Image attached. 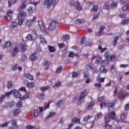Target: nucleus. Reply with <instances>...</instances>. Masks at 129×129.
I'll return each instance as SVG.
<instances>
[{
	"mask_svg": "<svg viewBox=\"0 0 129 129\" xmlns=\"http://www.w3.org/2000/svg\"><path fill=\"white\" fill-rule=\"evenodd\" d=\"M64 46H65V44H64L63 43L58 44V47L59 48H60V49L62 48H64Z\"/></svg>",
	"mask_w": 129,
	"mask_h": 129,
	"instance_id": "obj_64",
	"label": "nucleus"
},
{
	"mask_svg": "<svg viewBox=\"0 0 129 129\" xmlns=\"http://www.w3.org/2000/svg\"><path fill=\"white\" fill-rule=\"evenodd\" d=\"M39 89L42 91V92H44V91H46V90H49V89H50V86H47L44 87H41Z\"/></svg>",
	"mask_w": 129,
	"mask_h": 129,
	"instance_id": "obj_27",
	"label": "nucleus"
},
{
	"mask_svg": "<svg viewBox=\"0 0 129 129\" xmlns=\"http://www.w3.org/2000/svg\"><path fill=\"white\" fill-rule=\"evenodd\" d=\"M98 50H100L102 53H103V52H105V51L107 50V48L106 47L102 48V46H101V45H99L98 46Z\"/></svg>",
	"mask_w": 129,
	"mask_h": 129,
	"instance_id": "obj_32",
	"label": "nucleus"
},
{
	"mask_svg": "<svg viewBox=\"0 0 129 129\" xmlns=\"http://www.w3.org/2000/svg\"><path fill=\"white\" fill-rule=\"evenodd\" d=\"M21 112V110L20 109H15L13 111V115L14 116H17Z\"/></svg>",
	"mask_w": 129,
	"mask_h": 129,
	"instance_id": "obj_28",
	"label": "nucleus"
},
{
	"mask_svg": "<svg viewBox=\"0 0 129 129\" xmlns=\"http://www.w3.org/2000/svg\"><path fill=\"white\" fill-rule=\"evenodd\" d=\"M99 16H100V13H99L94 14V15L92 18V20L95 21V20H96V19H97V18H98V17H99Z\"/></svg>",
	"mask_w": 129,
	"mask_h": 129,
	"instance_id": "obj_41",
	"label": "nucleus"
},
{
	"mask_svg": "<svg viewBox=\"0 0 129 129\" xmlns=\"http://www.w3.org/2000/svg\"><path fill=\"white\" fill-rule=\"evenodd\" d=\"M95 87H97L98 88H99V87H101L102 85H101V83H97L94 84Z\"/></svg>",
	"mask_w": 129,
	"mask_h": 129,
	"instance_id": "obj_58",
	"label": "nucleus"
},
{
	"mask_svg": "<svg viewBox=\"0 0 129 129\" xmlns=\"http://www.w3.org/2000/svg\"><path fill=\"white\" fill-rule=\"evenodd\" d=\"M72 122H74L75 123H80V119L77 118H74L72 119Z\"/></svg>",
	"mask_w": 129,
	"mask_h": 129,
	"instance_id": "obj_37",
	"label": "nucleus"
},
{
	"mask_svg": "<svg viewBox=\"0 0 129 129\" xmlns=\"http://www.w3.org/2000/svg\"><path fill=\"white\" fill-rule=\"evenodd\" d=\"M24 76L25 77H26V78L30 79V80H34V77H33V76L31 75L30 74H25Z\"/></svg>",
	"mask_w": 129,
	"mask_h": 129,
	"instance_id": "obj_29",
	"label": "nucleus"
},
{
	"mask_svg": "<svg viewBox=\"0 0 129 129\" xmlns=\"http://www.w3.org/2000/svg\"><path fill=\"white\" fill-rule=\"evenodd\" d=\"M51 63V61L49 60H45L44 66V70H48L49 69V67H50V64Z\"/></svg>",
	"mask_w": 129,
	"mask_h": 129,
	"instance_id": "obj_17",
	"label": "nucleus"
},
{
	"mask_svg": "<svg viewBox=\"0 0 129 129\" xmlns=\"http://www.w3.org/2000/svg\"><path fill=\"white\" fill-rule=\"evenodd\" d=\"M120 3L123 6H124V5H128V1L127 0H121Z\"/></svg>",
	"mask_w": 129,
	"mask_h": 129,
	"instance_id": "obj_46",
	"label": "nucleus"
},
{
	"mask_svg": "<svg viewBox=\"0 0 129 129\" xmlns=\"http://www.w3.org/2000/svg\"><path fill=\"white\" fill-rule=\"evenodd\" d=\"M56 115V113L54 112H50V115H49L47 117L48 118H50V117H52V116H54V115Z\"/></svg>",
	"mask_w": 129,
	"mask_h": 129,
	"instance_id": "obj_59",
	"label": "nucleus"
},
{
	"mask_svg": "<svg viewBox=\"0 0 129 129\" xmlns=\"http://www.w3.org/2000/svg\"><path fill=\"white\" fill-rule=\"evenodd\" d=\"M27 0H24L21 2V5L19 6L18 8V11L19 12L18 14V19L20 18H24V17H27V12L23 11L24 9L27 8Z\"/></svg>",
	"mask_w": 129,
	"mask_h": 129,
	"instance_id": "obj_1",
	"label": "nucleus"
},
{
	"mask_svg": "<svg viewBox=\"0 0 129 129\" xmlns=\"http://www.w3.org/2000/svg\"><path fill=\"white\" fill-rule=\"evenodd\" d=\"M117 94V87H115V89L113 92V96L114 97H115L116 96V95Z\"/></svg>",
	"mask_w": 129,
	"mask_h": 129,
	"instance_id": "obj_50",
	"label": "nucleus"
},
{
	"mask_svg": "<svg viewBox=\"0 0 129 129\" xmlns=\"http://www.w3.org/2000/svg\"><path fill=\"white\" fill-rule=\"evenodd\" d=\"M83 75H84V77L85 79H86V78H89V77L90 76L89 72L88 71H86L84 72Z\"/></svg>",
	"mask_w": 129,
	"mask_h": 129,
	"instance_id": "obj_33",
	"label": "nucleus"
},
{
	"mask_svg": "<svg viewBox=\"0 0 129 129\" xmlns=\"http://www.w3.org/2000/svg\"><path fill=\"white\" fill-rule=\"evenodd\" d=\"M117 5H118V3L117 2H112L110 5L111 9H116V7H117Z\"/></svg>",
	"mask_w": 129,
	"mask_h": 129,
	"instance_id": "obj_25",
	"label": "nucleus"
},
{
	"mask_svg": "<svg viewBox=\"0 0 129 129\" xmlns=\"http://www.w3.org/2000/svg\"><path fill=\"white\" fill-rule=\"evenodd\" d=\"M99 72L101 73H107V69L105 68V67L102 66L99 69Z\"/></svg>",
	"mask_w": 129,
	"mask_h": 129,
	"instance_id": "obj_18",
	"label": "nucleus"
},
{
	"mask_svg": "<svg viewBox=\"0 0 129 129\" xmlns=\"http://www.w3.org/2000/svg\"><path fill=\"white\" fill-rule=\"evenodd\" d=\"M17 107H22L23 106V103L21 101H19L17 103Z\"/></svg>",
	"mask_w": 129,
	"mask_h": 129,
	"instance_id": "obj_63",
	"label": "nucleus"
},
{
	"mask_svg": "<svg viewBox=\"0 0 129 129\" xmlns=\"http://www.w3.org/2000/svg\"><path fill=\"white\" fill-rule=\"evenodd\" d=\"M69 5L71 8L73 7H76V9L78 11H81L82 10V7H81V4L79 2H73V1H71L69 2Z\"/></svg>",
	"mask_w": 129,
	"mask_h": 129,
	"instance_id": "obj_6",
	"label": "nucleus"
},
{
	"mask_svg": "<svg viewBox=\"0 0 129 129\" xmlns=\"http://www.w3.org/2000/svg\"><path fill=\"white\" fill-rule=\"evenodd\" d=\"M14 91L11 90L10 92H6L4 95H2L0 97V104H2L3 101H4V100L6 98V97H7V98H9L10 96H11V95L13 93Z\"/></svg>",
	"mask_w": 129,
	"mask_h": 129,
	"instance_id": "obj_9",
	"label": "nucleus"
},
{
	"mask_svg": "<svg viewBox=\"0 0 129 129\" xmlns=\"http://www.w3.org/2000/svg\"><path fill=\"white\" fill-rule=\"evenodd\" d=\"M44 5L47 9H50L52 6H55V3H54V0H45Z\"/></svg>",
	"mask_w": 129,
	"mask_h": 129,
	"instance_id": "obj_12",
	"label": "nucleus"
},
{
	"mask_svg": "<svg viewBox=\"0 0 129 129\" xmlns=\"http://www.w3.org/2000/svg\"><path fill=\"white\" fill-rule=\"evenodd\" d=\"M98 80V82H100V83H103V82H104L105 80V78H100L99 79H98V80Z\"/></svg>",
	"mask_w": 129,
	"mask_h": 129,
	"instance_id": "obj_54",
	"label": "nucleus"
},
{
	"mask_svg": "<svg viewBox=\"0 0 129 129\" xmlns=\"http://www.w3.org/2000/svg\"><path fill=\"white\" fill-rule=\"evenodd\" d=\"M37 36H38V34H37V31L33 30L32 33L28 34L26 36V39L27 41H34L36 40Z\"/></svg>",
	"mask_w": 129,
	"mask_h": 129,
	"instance_id": "obj_5",
	"label": "nucleus"
},
{
	"mask_svg": "<svg viewBox=\"0 0 129 129\" xmlns=\"http://www.w3.org/2000/svg\"><path fill=\"white\" fill-rule=\"evenodd\" d=\"M72 75H73V78H76L77 77H78V73H77V72H73Z\"/></svg>",
	"mask_w": 129,
	"mask_h": 129,
	"instance_id": "obj_57",
	"label": "nucleus"
},
{
	"mask_svg": "<svg viewBox=\"0 0 129 129\" xmlns=\"http://www.w3.org/2000/svg\"><path fill=\"white\" fill-rule=\"evenodd\" d=\"M92 71H93V73H98V70L96 68H92Z\"/></svg>",
	"mask_w": 129,
	"mask_h": 129,
	"instance_id": "obj_62",
	"label": "nucleus"
},
{
	"mask_svg": "<svg viewBox=\"0 0 129 129\" xmlns=\"http://www.w3.org/2000/svg\"><path fill=\"white\" fill-rule=\"evenodd\" d=\"M18 66H19V64L18 63H15L12 67V70H13L14 71H15V70H17V69H18Z\"/></svg>",
	"mask_w": 129,
	"mask_h": 129,
	"instance_id": "obj_55",
	"label": "nucleus"
},
{
	"mask_svg": "<svg viewBox=\"0 0 129 129\" xmlns=\"http://www.w3.org/2000/svg\"><path fill=\"white\" fill-rule=\"evenodd\" d=\"M11 46H13V43H12L10 41H6L5 42L4 48H8V47H11Z\"/></svg>",
	"mask_w": 129,
	"mask_h": 129,
	"instance_id": "obj_31",
	"label": "nucleus"
},
{
	"mask_svg": "<svg viewBox=\"0 0 129 129\" xmlns=\"http://www.w3.org/2000/svg\"><path fill=\"white\" fill-rule=\"evenodd\" d=\"M119 39V37L118 36H116L114 38L112 42V45L113 46H116V45L117 44V41Z\"/></svg>",
	"mask_w": 129,
	"mask_h": 129,
	"instance_id": "obj_23",
	"label": "nucleus"
},
{
	"mask_svg": "<svg viewBox=\"0 0 129 129\" xmlns=\"http://www.w3.org/2000/svg\"><path fill=\"white\" fill-rule=\"evenodd\" d=\"M91 117H92V116L91 115L85 116L84 117L83 121H88V119H90Z\"/></svg>",
	"mask_w": 129,
	"mask_h": 129,
	"instance_id": "obj_36",
	"label": "nucleus"
},
{
	"mask_svg": "<svg viewBox=\"0 0 129 129\" xmlns=\"http://www.w3.org/2000/svg\"><path fill=\"white\" fill-rule=\"evenodd\" d=\"M7 88L11 89L12 87H13V83H12V81H9L7 84Z\"/></svg>",
	"mask_w": 129,
	"mask_h": 129,
	"instance_id": "obj_38",
	"label": "nucleus"
},
{
	"mask_svg": "<svg viewBox=\"0 0 129 129\" xmlns=\"http://www.w3.org/2000/svg\"><path fill=\"white\" fill-rule=\"evenodd\" d=\"M13 94L15 97H16V98H20L21 100H25L29 98V93H26L24 96L21 97V93L19 92L18 91H13Z\"/></svg>",
	"mask_w": 129,
	"mask_h": 129,
	"instance_id": "obj_3",
	"label": "nucleus"
},
{
	"mask_svg": "<svg viewBox=\"0 0 129 129\" xmlns=\"http://www.w3.org/2000/svg\"><path fill=\"white\" fill-rule=\"evenodd\" d=\"M119 18H121V19H125L126 18V14L121 13L118 16Z\"/></svg>",
	"mask_w": 129,
	"mask_h": 129,
	"instance_id": "obj_51",
	"label": "nucleus"
},
{
	"mask_svg": "<svg viewBox=\"0 0 129 129\" xmlns=\"http://www.w3.org/2000/svg\"><path fill=\"white\" fill-rule=\"evenodd\" d=\"M112 128V125L109 124H105L104 126V129H111Z\"/></svg>",
	"mask_w": 129,
	"mask_h": 129,
	"instance_id": "obj_49",
	"label": "nucleus"
},
{
	"mask_svg": "<svg viewBox=\"0 0 129 129\" xmlns=\"http://www.w3.org/2000/svg\"><path fill=\"white\" fill-rule=\"evenodd\" d=\"M11 123L13 125L12 127H10L11 129H18V126L17 125V120L15 119L11 120Z\"/></svg>",
	"mask_w": 129,
	"mask_h": 129,
	"instance_id": "obj_16",
	"label": "nucleus"
},
{
	"mask_svg": "<svg viewBox=\"0 0 129 129\" xmlns=\"http://www.w3.org/2000/svg\"><path fill=\"white\" fill-rule=\"evenodd\" d=\"M11 28H16V27H18V23H17L15 21H13L11 23Z\"/></svg>",
	"mask_w": 129,
	"mask_h": 129,
	"instance_id": "obj_39",
	"label": "nucleus"
},
{
	"mask_svg": "<svg viewBox=\"0 0 129 129\" xmlns=\"http://www.w3.org/2000/svg\"><path fill=\"white\" fill-rule=\"evenodd\" d=\"M48 50L50 53H53L56 50V49L55 48V47H54V46L49 45L48 46Z\"/></svg>",
	"mask_w": 129,
	"mask_h": 129,
	"instance_id": "obj_34",
	"label": "nucleus"
},
{
	"mask_svg": "<svg viewBox=\"0 0 129 129\" xmlns=\"http://www.w3.org/2000/svg\"><path fill=\"white\" fill-rule=\"evenodd\" d=\"M129 22V19H125L124 20H122L121 22V25H123V26H124V25H127Z\"/></svg>",
	"mask_w": 129,
	"mask_h": 129,
	"instance_id": "obj_35",
	"label": "nucleus"
},
{
	"mask_svg": "<svg viewBox=\"0 0 129 129\" xmlns=\"http://www.w3.org/2000/svg\"><path fill=\"white\" fill-rule=\"evenodd\" d=\"M18 48L17 47H15L14 49H13V52L12 53V55L13 56V57H15V56H16V55H17V53H18Z\"/></svg>",
	"mask_w": 129,
	"mask_h": 129,
	"instance_id": "obj_40",
	"label": "nucleus"
},
{
	"mask_svg": "<svg viewBox=\"0 0 129 129\" xmlns=\"http://www.w3.org/2000/svg\"><path fill=\"white\" fill-rule=\"evenodd\" d=\"M87 94V90L86 89L82 91L79 97V105H80L83 101H84V97H86Z\"/></svg>",
	"mask_w": 129,
	"mask_h": 129,
	"instance_id": "obj_10",
	"label": "nucleus"
},
{
	"mask_svg": "<svg viewBox=\"0 0 129 129\" xmlns=\"http://www.w3.org/2000/svg\"><path fill=\"white\" fill-rule=\"evenodd\" d=\"M85 69L87 70H90L92 69V66L89 64H86L85 67Z\"/></svg>",
	"mask_w": 129,
	"mask_h": 129,
	"instance_id": "obj_53",
	"label": "nucleus"
},
{
	"mask_svg": "<svg viewBox=\"0 0 129 129\" xmlns=\"http://www.w3.org/2000/svg\"><path fill=\"white\" fill-rule=\"evenodd\" d=\"M36 11H37V10L36 9V8L35 7H30L28 9V13H30V14H33L34 13H36Z\"/></svg>",
	"mask_w": 129,
	"mask_h": 129,
	"instance_id": "obj_19",
	"label": "nucleus"
},
{
	"mask_svg": "<svg viewBox=\"0 0 129 129\" xmlns=\"http://www.w3.org/2000/svg\"><path fill=\"white\" fill-rule=\"evenodd\" d=\"M98 11V7L96 5H94L93 7L91 9L92 12H97Z\"/></svg>",
	"mask_w": 129,
	"mask_h": 129,
	"instance_id": "obj_42",
	"label": "nucleus"
},
{
	"mask_svg": "<svg viewBox=\"0 0 129 129\" xmlns=\"http://www.w3.org/2000/svg\"><path fill=\"white\" fill-rule=\"evenodd\" d=\"M104 56L108 61H114L115 60L116 56L113 54L109 55V52L108 51H106L104 54Z\"/></svg>",
	"mask_w": 129,
	"mask_h": 129,
	"instance_id": "obj_8",
	"label": "nucleus"
},
{
	"mask_svg": "<svg viewBox=\"0 0 129 129\" xmlns=\"http://www.w3.org/2000/svg\"><path fill=\"white\" fill-rule=\"evenodd\" d=\"M69 39H70L69 35H66L63 36L62 41H67V40H69Z\"/></svg>",
	"mask_w": 129,
	"mask_h": 129,
	"instance_id": "obj_45",
	"label": "nucleus"
},
{
	"mask_svg": "<svg viewBox=\"0 0 129 129\" xmlns=\"http://www.w3.org/2000/svg\"><path fill=\"white\" fill-rule=\"evenodd\" d=\"M108 116H105V123H108V122L110 121V119H113V120H114V119H115V112H109L108 113Z\"/></svg>",
	"mask_w": 129,
	"mask_h": 129,
	"instance_id": "obj_4",
	"label": "nucleus"
},
{
	"mask_svg": "<svg viewBox=\"0 0 129 129\" xmlns=\"http://www.w3.org/2000/svg\"><path fill=\"white\" fill-rule=\"evenodd\" d=\"M103 8L105 10H107L108 9H109V3L108 2H106L104 4Z\"/></svg>",
	"mask_w": 129,
	"mask_h": 129,
	"instance_id": "obj_43",
	"label": "nucleus"
},
{
	"mask_svg": "<svg viewBox=\"0 0 129 129\" xmlns=\"http://www.w3.org/2000/svg\"><path fill=\"white\" fill-rule=\"evenodd\" d=\"M95 63H96V64H97V65H99L100 64H102V58H101V57H97L96 59Z\"/></svg>",
	"mask_w": 129,
	"mask_h": 129,
	"instance_id": "obj_24",
	"label": "nucleus"
},
{
	"mask_svg": "<svg viewBox=\"0 0 129 129\" xmlns=\"http://www.w3.org/2000/svg\"><path fill=\"white\" fill-rule=\"evenodd\" d=\"M24 82H25V83H27V87L28 88H30V89L33 88V87H34L36 85V84H35V83L33 82L29 83V82H28L27 81H24Z\"/></svg>",
	"mask_w": 129,
	"mask_h": 129,
	"instance_id": "obj_15",
	"label": "nucleus"
},
{
	"mask_svg": "<svg viewBox=\"0 0 129 129\" xmlns=\"http://www.w3.org/2000/svg\"><path fill=\"white\" fill-rule=\"evenodd\" d=\"M61 70H63V68L61 66H59L57 68L55 73H60Z\"/></svg>",
	"mask_w": 129,
	"mask_h": 129,
	"instance_id": "obj_47",
	"label": "nucleus"
},
{
	"mask_svg": "<svg viewBox=\"0 0 129 129\" xmlns=\"http://www.w3.org/2000/svg\"><path fill=\"white\" fill-rule=\"evenodd\" d=\"M115 103H116V99L114 100V102H112L109 103V102L107 101L101 103L100 104V108H103V107H107L108 108H113L114 107V104Z\"/></svg>",
	"mask_w": 129,
	"mask_h": 129,
	"instance_id": "obj_2",
	"label": "nucleus"
},
{
	"mask_svg": "<svg viewBox=\"0 0 129 129\" xmlns=\"http://www.w3.org/2000/svg\"><path fill=\"white\" fill-rule=\"evenodd\" d=\"M38 38L39 39V41L41 43H42V44L44 43H47V41H46V40H45V38H44V36H43L42 35H40L38 36Z\"/></svg>",
	"mask_w": 129,
	"mask_h": 129,
	"instance_id": "obj_21",
	"label": "nucleus"
},
{
	"mask_svg": "<svg viewBox=\"0 0 129 129\" xmlns=\"http://www.w3.org/2000/svg\"><path fill=\"white\" fill-rule=\"evenodd\" d=\"M35 126H33V125H27L26 126V129H34L35 128Z\"/></svg>",
	"mask_w": 129,
	"mask_h": 129,
	"instance_id": "obj_61",
	"label": "nucleus"
},
{
	"mask_svg": "<svg viewBox=\"0 0 129 129\" xmlns=\"http://www.w3.org/2000/svg\"><path fill=\"white\" fill-rule=\"evenodd\" d=\"M84 23V19H77L75 21V25H81Z\"/></svg>",
	"mask_w": 129,
	"mask_h": 129,
	"instance_id": "obj_22",
	"label": "nucleus"
},
{
	"mask_svg": "<svg viewBox=\"0 0 129 129\" xmlns=\"http://www.w3.org/2000/svg\"><path fill=\"white\" fill-rule=\"evenodd\" d=\"M62 83L60 81H58L53 86V88L54 89H57V88H59V87H61V84Z\"/></svg>",
	"mask_w": 129,
	"mask_h": 129,
	"instance_id": "obj_26",
	"label": "nucleus"
},
{
	"mask_svg": "<svg viewBox=\"0 0 129 129\" xmlns=\"http://www.w3.org/2000/svg\"><path fill=\"white\" fill-rule=\"evenodd\" d=\"M125 97V95H124V94L118 95V98H119V99H124Z\"/></svg>",
	"mask_w": 129,
	"mask_h": 129,
	"instance_id": "obj_56",
	"label": "nucleus"
},
{
	"mask_svg": "<svg viewBox=\"0 0 129 129\" xmlns=\"http://www.w3.org/2000/svg\"><path fill=\"white\" fill-rule=\"evenodd\" d=\"M94 104H95V103H94V101H91V102L89 104L87 107V109H92V107H93V106L94 105Z\"/></svg>",
	"mask_w": 129,
	"mask_h": 129,
	"instance_id": "obj_30",
	"label": "nucleus"
},
{
	"mask_svg": "<svg viewBox=\"0 0 129 129\" xmlns=\"http://www.w3.org/2000/svg\"><path fill=\"white\" fill-rule=\"evenodd\" d=\"M19 47L21 52L23 53H24V52H26L27 50V44H26V41L23 39Z\"/></svg>",
	"mask_w": 129,
	"mask_h": 129,
	"instance_id": "obj_11",
	"label": "nucleus"
},
{
	"mask_svg": "<svg viewBox=\"0 0 129 129\" xmlns=\"http://www.w3.org/2000/svg\"><path fill=\"white\" fill-rule=\"evenodd\" d=\"M25 21V19H19L18 21V24L21 26V25H22V24L24 23V21Z\"/></svg>",
	"mask_w": 129,
	"mask_h": 129,
	"instance_id": "obj_60",
	"label": "nucleus"
},
{
	"mask_svg": "<svg viewBox=\"0 0 129 129\" xmlns=\"http://www.w3.org/2000/svg\"><path fill=\"white\" fill-rule=\"evenodd\" d=\"M58 26H59V23H58L57 21H53L50 23L48 27V30L50 32H51V31H54Z\"/></svg>",
	"mask_w": 129,
	"mask_h": 129,
	"instance_id": "obj_7",
	"label": "nucleus"
},
{
	"mask_svg": "<svg viewBox=\"0 0 129 129\" xmlns=\"http://www.w3.org/2000/svg\"><path fill=\"white\" fill-rule=\"evenodd\" d=\"M104 29H105V26H101L100 27L99 31L96 33V36H97V37H100V36H102V35L104 34L103 32V30H104Z\"/></svg>",
	"mask_w": 129,
	"mask_h": 129,
	"instance_id": "obj_13",
	"label": "nucleus"
},
{
	"mask_svg": "<svg viewBox=\"0 0 129 129\" xmlns=\"http://www.w3.org/2000/svg\"><path fill=\"white\" fill-rule=\"evenodd\" d=\"M38 24L39 25V28L42 32H43V33H46L47 30L46 29H45V27H44L43 22L42 21H38Z\"/></svg>",
	"mask_w": 129,
	"mask_h": 129,
	"instance_id": "obj_14",
	"label": "nucleus"
},
{
	"mask_svg": "<svg viewBox=\"0 0 129 129\" xmlns=\"http://www.w3.org/2000/svg\"><path fill=\"white\" fill-rule=\"evenodd\" d=\"M102 116V113H98L97 115L95 116V119H98V118H100Z\"/></svg>",
	"mask_w": 129,
	"mask_h": 129,
	"instance_id": "obj_52",
	"label": "nucleus"
},
{
	"mask_svg": "<svg viewBox=\"0 0 129 129\" xmlns=\"http://www.w3.org/2000/svg\"><path fill=\"white\" fill-rule=\"evenodd\" d=\"M27 57L26 55H23L21 57V62H25V61H26V60H27Z\"/></svg>",
	"mask_w": 129,
	"mask_h": 129,
	"instance_id": "obj_48",
	"label": "nucleus"
},
{
	"mask_svg": "<svg viewBox=\"0 0 129 129\" xmlns=\"http://www.w3.org/2000/svg\"><path fill=\"white\" fill-rule=\"evenodd\" d=\"M5 18L7 21H12V20H13V16H12V15H7L5 16Z\"/></svg>",
	"mask_w": 129,
	"mask_h": 129,
	"instance_id": "obj_44",
	"label": "nucleus"
},
{
	"mask_svg": "<svg viewBox=\"0 0 129 129\" xmlns=\"http://www.w3.org/2000/svg\"><path fill=\"white\" fill-rule=\"evenodd\" d=\"M29 59L31 61H36V59H37V56L36 55V52L32 53L29 57Z\"/></svg>",
	"mask_w": 129,
	"mask_h": 129,
	"instance_id": "obj_20",
	"label": "nucleus"
}]
</instances>
